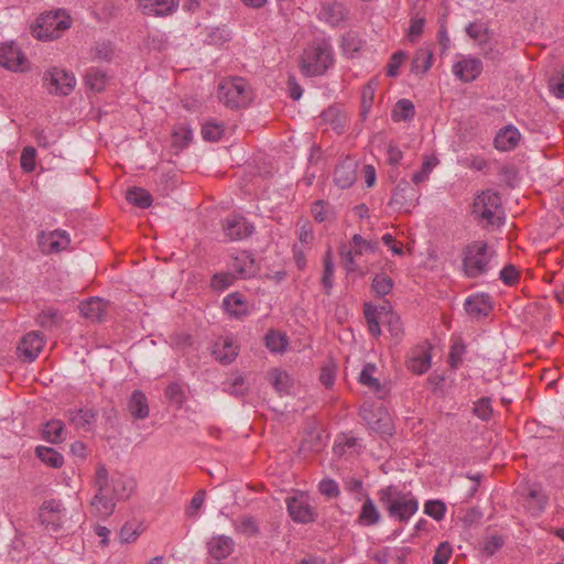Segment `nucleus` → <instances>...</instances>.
Returning a JSON list of instances; mask_svg holds the SVG:
<instances>
[{"label": "nucleus", "instance_id": "12", "mask_svg": "<svg viewBox=\"0 0 564 564\" xmlns=\"http://www.w3.org/2000/svg\"><path fill=\"white\" fill-rule=\"evenodd\" d=\"M37 242L43 253H57L66 250L70 243L67 231L56 229L53 231H41L37 235Z\"/></svg>", "mask_w": 564, "mask_h": 564}, {"label": "nucleus", "instance_id": "59", "mask_svg": "<svg viewBox=\"0 0 564 564\" xmlns=\"http://www.w3.org/2000/svg\"><path fill=\"white\" fill-rule=\"evenodd\" d=\"M339 256L343 260L344 268L348 273L357 270V264L355 262V256L357 254L355 253V249L352 250L351 248L343 245L339 248Z\"/></svg>", "mask_w": 564, "mask_h": 564}, {"label": "nucleus", "instance_id": "23", "mask_svg": "<svg viewBox=\"0 0 564 564\" xmlns=\"http://www.w3.org/2000/svg\"><path fill=\"white\" fill-rule=\"evenodd\" d=\"M223 306L228 315L236 319H242L249 314L248 303L238 292L228 294L223 301Z\"/></svg>", "mask_w": 564, "mask_h": 564}, {"label": "nucleus", "instance_id": "20", "mask_svg": "<svg viewBox=\"0 0 564 564\" xmlns=\"http://www.w3.org/2000/svg\"><path fill=\"white\" fill-rule=\"evenodd\" d=\"M44 346L43 337L39 332H31L23 336L18 350L25 358L26 361L32 362L36 359L40 351Z\"/></svg>", "mask_w": 564, "mask_h": 564}, {"label": "nucleus", "instance_id": "4", "mask_svg": "<svg viewBox=\"0 0 564 564\" xmlns=\"http://www.w3.org/2000/svg\"><path fill=\"white\" fill-rule=\"evenodd\" d=\"M496 252L487 242L476 240L467 245L463 250V271L465 276L476 279L485 275L490 270V262Z\"/></svg>", "mask_w": 564, "mask_h": 564}, {"label": "nucleus", "instance_id": "25", "mask_svg": "<svg viewBox=\"0 0 564 564\" xmlns=\"http://www.w3.org/2000/svg\"><path fill=\"white\" fill-rule=\"evenodd\" d=\"M80 314L91 322H100L106 313L107 303L99 297H91L79 304Z\"/></svg>", "mask_w": 564, "mask_h": 564}, {"label": "nucleus", "instance_id": "42", "mask_svg": "<svg viewBox=\"0 0 564 564\" xmlns=\"http://www.w3.org/2000/svg\"><path fill=\"white\" fill-rule=\"evenodd\" d=\"M393 280L384 273H378L373 276L371 288L380 297L388 295L393 289Z\"/></svg>", "mask_w": 564, "mask_h": 564}, {"label": "nucleus", "instance_id": "13", "mask_svg": "<svg viewBox=\"0 0 564 564\" xmlns=\"http://www.w3.org/2000/svg\"><path fill=\"white\" fill-rule=\"evenodd\" d=\"M417 191L406 180H401L392 194L389 205L399 210L415 206Z\"/></svg>", "mask_w": 564, "mask_h": 564}, {"label": "nucleus", "instance_id": "37", "mask_svg": "<svg viewBox=\"0 0 564 564\" xmlns=\"http://www.w3.org/2000/svg\"><path fill=\"white\" fill-rule=\"evenodd\" d=\"M377 368L373 364H366L359 375V382L367 386L370 390L376 393H380L382 390L381 383L377 378L373 377Z\"/></svg>", "mask_w": 564, "mask_h": 564}, {"label": "nucleus", "instance_id": "48", "mask_svg": "<svg viewBox=\"0 0 564 564\" xmlns=\"http://www.w3.org/2000/svg\"><path fill=\"white\" fill-rule=\"evenodd\" d=\"M236 279L231 271L215 273L210 280V288L215 291H224L232 285Z\"/></svg>", "mask_w": 564, "mask_h": 564}, {"label": "nucleus", "instance_id": "47", "mask_svg": "<svg viewBox=\"0 0 564 564\" xmlns=\"http://www.w3.org/2000/svg\"><path fill=\"white\" fill-rule=\"evenodd\" d=\"M288 345V339L285 335L276 330H270L265 335V346L272 352H281L285 349Z\"/></svg>", "mask_w": 564, "mask_h": 564}, {"label": "nucleus", "instance_id": "41", "mask_svg": "<svg viewBox=\"0 0 564 564\" xmlns=\"http://www.w3.org/2000/svg\"><path fill=\"white\" fill-rule=\"evenodd\" d=\"M270 382L279 393H289L291 378L288 372L280 369H273L270 373Z\"/></svg>", "mask_w": 564, "mask_h": 564}, {"label": "nucleus", "instance_id": "21", "mask_svg": "<svg viewBox=\"0 0 564 564\" xmlns=\"http://www.w3.org/2000/svg\"><path fill=\"white\" fill-rule=\"evenodd\" d=\"M207 550L215 561H221L234 552L235 542L230 536L224 534L215 535L207 542Z\"/></svg>", "mask_w": 564, "mask_h": 564}, {"label": "nucleus", "instance_id": "35", "mask_svg": "<svg viewBox=\"0 0 564 564\" xmlns=\"http://www.w3.org/2000/svg\"><path fill=\"white\" fill-rule=\"evenodd\" d=\"M415 115V108L411 100L400 99L397 101L392 109L391 117L394 121H408L413 119Z\"/></svg>", "mask_w": 564, "mask_h": 564}, {"label": "nucleus", "instance_id": "1", "mask_svg": "<svg viewBox=\"0 0 564 564\" xmlns=\"http://www.w3.org/2000/svg\"><path fill=\"white\" fill-rule=\"evenodd\" d=\"M112 487L109 488V471L105 465L98 464L95 471L94 486L96 495L91 500V506L102 514L112 513L116 500L128 499L135 489L134 478L121 473L111 475Z\"/></svg>", "mask_w": 564, "mask_h": 564}, {"label": "nucleus", "instance_id": "57", "mask_svg": "<svg viewBox=\"0 0 564 564\" xmlns=\"http://www.w3.org/2000/svg\"><path fill=\"white\" fill-rule=\"evenodd\" d=\"M375 85L372 84H368L364 87L362 91H361V116L365 118L371 107H372V104H373V98H375Z\"/></svg>", "mask_w": 564, "mask_h": 564}, {"label": "nucleus", "instance_id": "19", "mask_svg": "<svg viewBox=\"0 0 564 564\" xmlns=\"http://www.w3.org/2000/svg\"><path fill=\"white\" fill-rule=\"evenodd\" d=\"M180 0H138V6L143 14L164 17L173 13L178 7Z\"/></svg>", "mask_w": 564, "mask_h": 564}, {"label": "nucleus", "instance_id": "14", "mask_svg": "<svg viewBox=\"0 0 564 564\" xmlns=\"http://www.w3.org/2000/svg\"><path fill=\"white\" fill-rule=\"evenodd\" d=\"M230 271L237 279H249L257 274L258 268L254 258L249 251H240L229 264Z\"/></svg>", "mask_w": 564, "mask_h": 564}, {"label": "nucleus", "instance_id": "11", "mask_svg": "<svg viewBox=\"0 0 564 564\" xmlns=\"http://www.w3.org/2000/svg\"><path fill=\"white\" fill-rule=\"evenodd\" d=\"M286 508L289 516L296 523L307 524L315 521L314 508L308 502V497L304 492L288 497Z\"/></svg>", "mask_w": 564, "mask_h": 564}, {"label": "nucleus", "instance_id": "32", "mask_svg": "<svg viewBox=\"0 0 564 564\" xmlns=\"http://www.w3.org/2000/svg\"><path fill=\"white\" fill-rule=\"evenodd\" d=\"M36 456L50 467L59 468L64 464V457L61 453L52 447L39 445L35 448Z\"/></svg>", "mask_w": 564, "mask_h": 564}, {"label": "nucleus", "instance_id": "52", "mask_svg": "<svg viewBox=\"0 0 564 564\" xmlns=\"http://www.w3.org/2000/svg\"><path fill=\"white\" fill-rule=\"evenodd\" d=\"M155 182L159 189L167 195L177 185L176 174L174 172L161 173Z\"/></svg>", "mask_w": 564, "mask_h": 564}, {"label": "nucleus", "instance_id": "29", "mask_svg": "<svg viewBox=\"0 0 564 564\" xmlns=\"http://www.w3.org/2000/svg\"><path fill=\"white\" fill-rule=\"evenodd\" d=\"M321 119L337 133H340L347 123L346 113L337 107H329L324 110L321 115Z\"/></svg>", "mask_w": 564, "mask_h": 564}, {"label": "nucleus", "instance_id": "30", "mask_svg": "<svg viewBox=\"0 0 564 564\" xmlns=\"http://www.w3.org/2000/svg\"><path fill=\"white\" fill-rule=\"evenodd\" d=\"M97 412L93 409H78L70 413V422L76 429L88 431L95 423Z\"/></svg>", "mask_w": 564, "mask_h": 564}, {"label": "nucleus", "instance_id": "9", "mask_svg": "<svg viewBox=\"0 0 564 564\" xmlns=\"http://www.w3.org/2000/svg\"><path fill=\"white\" fill-rule=\"evenodd\" d=\"M66 509L58 499L44 500L39 511V519L51 532H58L65 522Z\"/></svg>", "mask_w": 564, "mask_h": 564}, {"label": "nucleus", "instance_id": "18", "mask_svg": "<svg viewBox=\"0 0 564 564\" xmlns=\"http://www.w3.org/2000/svg\"><path fill=\"white\" fill-rule=\"evenodd\" d=\"M453 74L465 83L474 82L482 72V63L479 58L467 57L453 65Z\"/></svg>", "mask_w": 564, "mask_h": 564}, {"label": "nucleus", "instance_id": "54", "mask_svg": "<svg viewBox=\"0 0 564 564\" xmlns=\"http://www.w3.org/2000/svg\"><path fill=\"white\" fill-rule=\"evenodd\" d=\"M224 391L236 397L245 395L248 391V388L245 383V378L242 376H237L231 381L225 382Z\"/></svg>", "mask_w": 564, "mask_h": 564}, {"label": "nucleus", "instance_id": "51", "mask_svg": "<svg viewBox=\"0 0 564 564\" xmlns=\"http://www.w3.org/2000/svg\"><path fill=\"white\" fill-rule=\"evenodd\" d=\"M473 413L482 421H489L492 415L491 400L488 397L480 398L474 405Z\"/></svg>", "mask_w": 564, "mask_h": 564}, {"label": "nucleus", "instance_id": "15", "mask_svg": "<svg viewBox=\"0 0 564 564\" xmlns=\"http://www.w3.org/2000/svg\"><path fill=\"white\" fill-rule=\"evenodd\" d=\"M223 228L230 240L246 239L254 231V226L242 216L226 218Z\"/></svg>", "mask_w": 564, "mask_h": 564}, {"label": "nucleus", "instance_id": "10", "mask_svg": "<svg viewBox=\"0 0 564 564\" xmlns=\"http://www.w3.org/2000/svg\"><path fill=\"white\" fill-rule=\"evenodd\" d=\"M500 206V196L495 192L486 191L475 198L473 213L486 219L488 224L496 225L500 224V217L497 215Z\"/></svg>", "mask_w": 564, "mask_h": 564}, {"label": "nucleus", "instance_id": "45", "mask_svg": "<svg viewBox=\"0 0 564 564\" xmlns=\"http://www.w3.org/2000/svg\"><path fill=\"white\" fill-rule=\"evenodd\" d=\"M61 319L62 317L59 316L58 312L54 308L43 310L36 316V323L45 329L56 327L59 324Z\"/></svg>", "mask_w": 564, "mask_h": 564}, {"label": "nucleus", "instance_id": "7", "mask_svg": "<svg viewBox=\"0 0 564 564\" xmlns=\"http://www.w3.org/2000/svg\"><path fill=\"white\" fill-rule=\"evenodd\" d=\"M43 85L51 95L68 96L75 89V75L59 67H51L43 75Z\"/></svg>", "mask_w": 564, "mask_h": 564}, {"label": "nucleus", "instance_id": "31", "mask_svg": "<svg viewBox=\"0 0 564 564\" xmlns=\"http://www.w3.org/2000/svg\"><path fill=\"white\" fill-rule=\"evenodd\" d=\"M126 198L129 203L142 209L150 207L153 202L150 192L137 186L130 187L127 191Z\"/></svg>", "mask_w": 564, "mask_h": 564}, {"label": "nucleus", "instance_id": "24", "mask_svg": "<svg viewBox=\"0 0 564 564\" xmlns=\"http://www.w3.org/2000/svg\"><path fill=\"white\" fill-rule=\"evenodd\" d=\"M212 354L223 365H229L238 356V350L234 345L232 338L226 337L224 339L217 340L213 345Z\"/></svg>", "mask_w": 564, "mask_h": 564}, {"label": "nucleus", "instance_id": "61", "mask_svg": "<svg viewBox=\"0 0 564 564\" xmlns=\"http://www.w3.org/2000/svg\"><path fill=\"white\" fill-rule=\"evenodd\" d=\"M452 553V545L447 541L440 543L433 556V564H447Z\"/></svg>", "mask_w": 564, "mask_h": 564}, {"label": "nucleus", "instance_id": "5", "mask_svg": "<svg viewBox=\"0 0 564 564\" xmlns=\"http://www.w3.org/2000/svg\"><path fill=\"white\" fill-rule=\"evenodd\" d=\"M70 28L69 17L59 10L41 14L36 19L32 34L41 41H51L58 39L61 34Z\"/></svg>", "mask_w": 564, "mask_h": 564}, {"label": "nucleus", "instance_id": "43", "mask_svg": "<svg viewBox=\"0 0 564 564\" xmlns=\"http://www.w3.org/2000/svg\"><path fill=\"white\" fill-rule=\"evenodd\" d=\"M364 44L361 37L354 32H348L341 37V48L351 57L362 48Z\"/></svg>", "mask_w": 564, "mask_h": 564}, {"label": "nucleus", "instance_id": "55", "mask_svg": "<svg viewBox=\"0 0 564 564\" xmlns=\"http://www.w3.org/2000/svg\"><path fill=\"white\" fill-rule=\"evenodd\" d=\"M319 492L328 499L337 498L340 495L338 484L332 478H324L318 484Z\"/></svg>", "mask_w": 564, "mask_h": 564}, {"label": "nucleus", "instance_id": "33", "mask_svg": "<svg viewBox=\"0 0 564 564\" xmlns=\"http://www.w3.org/2000/svg\"><path fill=\"white\" fill-rule=\"evenodd\" d=\"M107 80H108V76H107L106 72H104L99 68H96V67L88 68L85 74L86 86L89 89L97 91V93L105 89Z\"/></svg>", "mask_w": 564, "mask_h": 564}, {"label": "nucleus", "instance_id": "53", "mask_svg": "<svg viewBox=\"0 0 564 564\" xmlns=\"http://www.w3.org/2000/svg\"><path fill=\"white\" fill-rule=\"evenodd\" d=\"M446 511L445 503L441 500H427L424 503V513L440 521L444 518Z\"/></svg>", "mask_w": 564, "mask_h": 564}, {"label": "nucleus", "instance_id": "60", "mask_svg": "<svg viewBox=\"0 0 564 564\" xmlns=\"http://www.w3.org/2000/svg\"><path fill=\"white\" fill-rule=\"evenodd\" d=\"M406 59V53L403 51H397L392 54L387 65V75L389 77H397L399 74V67Z\"/></svg>", "mask_w": 564, "mask_h": 564}, {"label": "nucleus", "instance_id": "39", "mask_svg": "<svg viewBox=\"0 0 564 564\" xmlns=\"http://www.w3.org/2000/svg\"><path fill=\"white\" fill-rule=\"evenodd\" d=\"M202 137L204 141H219L225 138V126L216 120L207 121L202 127Z\"/></svg>", "mask_w": 564, "mask_h": 564}, {"label": "nucleus", "instance_id": "62", "mask_svg": "<svg viewBox=\"0 0 564 564\" xmlns=\"http://www.w3.org/2000/svg\"><path fill=\"white\" fill-rule=\"evenodd\" d=\"M519 138V130L512 124H507L497 132L494 141H518Z\"/></svg>", "mask_w": 564, "mask_h": 564}, {"label": "nucleus", "instance_id": "50", "mask_svg": "<svg viewBox=\"0 0 564 564\" xmlns=\"http://www.w3.org/2000/svg\"><path fill=\"white\" fill-rule=\"evenodd\" d=\"M230 40V33L226 28H213L208 30L205 43L208 45H221Z\"/></svg>", "mask_w": 564, "mask_h": 564}, {"label": "nucleus", "instance_id": "63", "mask_svg": "<svg viewBox=\"0 0 564 564\" xmlns=\"http://www.w3.org/2000/svg\"><path fill=\"white\" fill-rule=\"evenodd\" d=\"M329 204L325 200H315L311 206V213L317 223H323L327 219Z\"/></svg>", "mask_w": 564, "mask_h": 564}, {"label": "nucleus", "instance_id": "26", "mask_svg": "<svg viewBox=\"0 0 564 564\" xmlns=\"http://www.w3.org/2000/svg\"><path fill=\"white\" fill-rule=\"evenodd\" d=\"M381 514L373 500L366 495V499L360 508L357 522L364 527H372L380 522Z\"/></svg>", "mask_w": 564, "mask_h": 564}, {"label": "nucleus", "instance_id": "8", "mask_svg": "<svg viewBox=\"0 0 564 564\" xmlns=\"http://www.w3.org/2000/svg\"><path fill=\"white\" fill-rule=\"evenodd\" d=\"M0 67L14 73H24L30 69V62L15 42L0 43Z\"/></svg>", "mask_w": 564, "mask_h": 564}, {"label": "nucleus", "instance_id": "40", "mask_svg": "<svg viewBox=\"0 0 564 564\" xmlns=\"http://www.w3.org/2000/svg\"><path fill=\"white\" fill-rule=\"evenodd\" d=\"M324 272L321 280L322 285L324 286L325 293L327 295L330 294L333 289V279H334V263L332 251L327 250L323 259Z\"/></svg>", "mask_w": 564, "mask_h": 564}, {"label": "nucleus", "instance_id": "46", "mask_svg": "<svg viewBox=\"0 0 564 564\" xmlns=\"http://www.w3.org/2000/svg\"><path fill=\"white\" fill-rule=\"evenodd\" d=\"M431 352L424 351L409 361V369L415 375H423L431 368Z\"/></svg>", "mask_w": 564, "mask_h": 564}, {"label": "nucleus", "instance_id": "28", "mask_svg": "<svg viewBox=\"0 0 564 564\" xmlns=\"http://www.w3.org/2000/svg\"><path fill=\"white\" fill-rule=\"evenodd\" d=\"M433 64V52L427 47L416 50L412 62L411 72L415 75H424Z\"/></svg>", "mask_w": 564, "mask_h": 564}, {"label": "nucleus", "instance_id": "3", "mask_svg": "<svg viewBox=\"0 0 564 564\" xmlns=\"http://www.w3.org/2000/svg\"><path fill=\"white\" fill-rule=\"evenodd\" d=\"M378 497L389 517L400 522L409 521L419 509V501L412 492H403L393 485L381 488L378 491Z\"/></svg>", "mask_w": 564, "mask_h": 564}, {"label": "nucleus", "instance_id": "36", "mask_svg": "<svg viewBox=\"0 0 564 564\" xmlns=\"http://www.w3.org/2000/svg\"><path fill=\"white\" fill-rule=\"evenodd\" d=\"M64 432V423L59 420L48 421L43 429V438L52 444L61 443Z\"/></svg>", "mask_w": 564, "mask_h": 564}, {"label": "nucleus", "instance_id": "34", "mask_svg": "<svg viewBox=\"0 0 564 564\" xmlns=\"http://www.w3.org/2000/svg\"><path fill=\"white\" fill-rule=\"evenodd\" d=\"M525 503L531 514L538 517L545 509L547 497L539 489H530Z\"/></svg>", "mask_w": 564, "mask_h": 564}, {"label": "nucleus", "instance_id": "56", "mask_svg": "<svg viewBox=\"0 0 564 564\" xmlns=\"http://www.w3.org/2000/svg\"><path fill=\"white\" fill-rule=\"evenodd\" d=\"M36 150L33 147H25L21 153L20 162L24 172L30 173L35 169Z\"/></svg>", "mask_w": 564, "mask_h": 564}, {"label": "nucleus", "instance_id": "38", "mask_svg": "<svg viewBox=\"0 0 564 564\" xmlns=\"http://www.w3.org/2000/svg\"><path fill=\"white\" fill-rule=\"evenodd\" d=\"M364 314L368 324L369 333L375 337H379L381 335V328L378 318L379 308L371 303H365Z\"/></svg>", "mask_w": 564, "mask_h": 564}, {"label": "nucleus", "instance_id": "2", "mask_svg": "<svg viewBox=\"0 0 564 564\" xmlns=\"http://www.w3.org/2000/svg\"><path fill=\"white\" fill-rule=\"evenodd\" d=\"M334 64V51L329 41L314 40L303 52L300 67L303 75L315 77L324 75Z\"/></svg>", "mask_w": 564, "mask_h": 564}, {"label": "nucleus", "instance_id": "49", "mask_svg": "<svg viewBox=\"0 0 564 564\" xmlns=\"http://www.w3.org/2000/svg\"><path fill=\"white\" fill-rule=\"evenodd\" d=\"M234 524L236 530L242 534L256 535L259 533V525L252 516H242Z\"/></svg>", "mask_w": 564, "mask_h": 564}, {"label": "nucleus", "instance_id": "16", "mask_svg": "<svg viewBox=\"0 0 564 564\" xmlns=\"http://www.w3.org/2000/svg\"><path fill=\"white\" fill-rule=\"evenodd\" d=\"M348 8L338 1L326 2L322 4L318 18L328 25L336 28L341 25L348 18Z\"/></svg>", "mask_w": 564, "mask_h": 564}, {"label": "nucleus", "instance_id": "27", "mask_svg": "<svg viewBox=\"0 0 564 564\" xmlns=\"http://www.w3.org/2000/svg\"><path fill=\"white\" fill-rule=\"evenodd\" d=\"M130 414L137 420H144L149 416V404L145 394L141 390H134L128 402Z\"/></svg>", "mask_w": 564, "mask_h": 564}, {"label": "nucleus", "instance_id": "64", "mask_svg": "<svg viewBox=\"0 0 564 564\" xmlns=\"http://www.w3.org/2000/svg\"><path fill=\"white\" fill-rule=\"evenodd\" d=\"M425 26V19L422 17H413L409 28V39L411 42H415L423 33Z\"/></svg>", "mask_w": 564, "mask_h": 564}, {"label": "nucleus", "instance_id": "22", "mask_svg": "<svg viewBox=\"0 0 564 564\" xmlns=\"http://www.w3.org/2000/svg\"><path fill=\"white\" fill-rule=\"evenodd\" d=\"M357 162L351 159L344 160L335 167L334 183L345 189L349 188L355 182L357 176Z\"/></svg>", "mask_w": 564, "mask_h": 564}, {"label": "nucleus", "instance_id": "6", "mask_svg": "<svg viewBox=\"0 0 564 564\" xmlns=\"http://www.w3.org/2000/svg\"><path fill=\"white\" fill-rule=\"evenodd\" d=\"M219 99L229 108H242L251 100V90L242 78L227 80L219 86Z\"/></svg>", "mask_w": 564, "mask_h": 564}, {"label": "nucleus", "instance_id": "58", "mask_svg": "<svg viewBox=\"0 0 564 564\" xmlns=\"http://www.w3.org/2000/svg\"><path fill=\"white\" fill-rule=\"evenodd\" d=\"M351 247L355 249L356 254H361L362 251H375L378 242L364 239L360 235L352 236L350 241Z\"/></svg>", "mask_w": 564, "mask_h": 564}, {"label": "nucleus", "instance_id": "44", "mask_svg": "<svg viewBox=\"0 0 564 564\" xmlns=\"http://www.w3.org/2000/svg\"><path fill=\"white\" fill-rule=\"evenodd\" d=\"M465 352H466V345L463 341V339L460 337L455 338L453 340V344L451 346L449 354H448V364L453 369H457L460 366V364L463 361V356L465 355Z\"/></svg>", "mask_w": 564, "mask_h": 564}, {"label": "nucleus", "instance_id": "17", "mask_svg": "<svg viewBox=\"0 0 564 564\" xmlns=\"http://www.w3.org/2000/svg\"><path fill=\"white\" fill-rule=\"evenodd\" d=\"M464 308L471 319L486 317L492 310L490 296L485 293L470 295L465 300Z\"/></svg>", "mask_w": 564, "mask_h": 564}]
</instances>
